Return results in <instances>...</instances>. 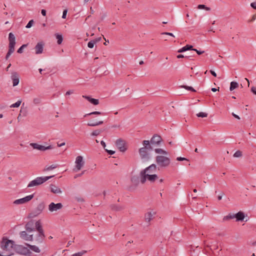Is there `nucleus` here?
Segmentation results:
<instances>
[{"label":"nucleus","mask_w":256,"mask_h":256,"mask_svg":"<svg viewBox=\"0 0 256 256\" xmlns=\"http://www.w3.org/2000/svg\"><path fill=\"white\" fill-rule=\"evenodd\" d=\"M154 152L159 154L156 157V162L158 166L160 168L168 167L171 162L170 158L168 156V152L160 148H155Z\"/></svg>","instance_id":"f257e3e1"},{"label":"nucleus","mask_w":256,"mask_h":256,"mask_svg":"<svg viewBox=\"0 0 256 256\" xmlns=\"http://www.w3.org/2000/svg\"><path fill=\"white\" fill-rule=\"evenodd\" d=\"M144 147L139 149L138 152L142 159H147L149 158V152L153 150V147L150 144V141L144 140L142 142Z\"/></svg>","instance_id":"f03ea898"},{"label":"nucleus","mask_w":256,"mask_h":256,"mask_svg":"<svg viewBox=\"0 0 256 256\" xmlns=\"http://www.w3.org/2000/svg\"><path fill=\"white\" fill-rule=\"evenodd\" d=\"M53 176H54L37 177L29 182L28 185V188L34 187L40 185Z\"/></svg>","instance_id":"7ed1b4c3"},{"label":"nucleus","mask_w":256,"mask_h":256,"mask_svg":"<svg viewBox=\"0 0 256 256\" xmlns=\"http://www.w3.org/2000/svg\"><path fill=\"white\" fill-rule=\"evenodd\" d=\"M8 40H9V49L6 55V58L8 60L10 56L14 51V46L16 44L15 36L14 34L10 32L8 34Z\"/></svg>","instance_id":"20e7f679"},{"label":"nucleus","mask_w":256,"mask_h":256,"mask_svg":"<svg viewBox=\"0 0 256 256\" xmlns=\"http://www.w3.org/2000/svg\"><path fill=\"white\" fill-rule=\"evenodd\" d=\"M1 248L8 252H12L10 251L14 246V242L12 240L4 238L1 242Z\"/></svg>","instance_id":"39448f33"},{"label":"nucleus","mask_w":256,"mask_h":256,"mask_svg":"<svg viewBox=\"0 0 256 256\" xmlns=\"http://www.w3.org/2000/svg\"><path fill=\"white\" fill-rule=\"evenodd\" d=\"M156 170V166L155 164H152L140 172V177L146 174H154Z\"/></svg>","instance_id":"423d86ee"},{"label":"nucleus","mask_w":256,"mask_h":256,"mask_svg":"<svg viewBox=\"0 0 256 256\" xmlns=\"http://www.w3.org/2000/svg\"><path fill=\"white\" fill-rule=\"evenodd\" d=\"M44 208V203H40L38 205L36 209L30 212L28 215V218H34L40 214Z\"/></svg>","instance_id":"0eeeda50"},{"label":"nucleus","mask_w":256,"mask_h":256,"mask_svg":"<svg viewBox=\"0 0 256 256\" xmlns=\"http://www.w3.org/2000/svg\"><path fill=\"white\" fill-rule=\"evenodd\" d=\"M158 178V176L156 174H146V176H142V177H140V180L142 184H144L146 180H148L151 182H154Z\"/></svg>","instance_id":"6e6552de"},{"label":"nucleus","mask_w":256,"mask_h":256,"mask_svg":"<svg viewBox=\"0 0 256 256\" xmlns=\"http://www.w3.org/2000/svg\"><path fill=\"white\" fill-rule=\"evenodd\" d=\"M116 145L122 152H124L127 150L126 142L122 138H118L116 140Z\"/></svg>","instance_id":"1a4fd4ad"},{"label":"nucleus","mask_w":256,"mask_h":256,"mask_svg":"<svg viewBox=\"0 0 256 256\" xmlns=\"http://www.w3.org/2000/svg\"><path fill=\"white\" fill-rule=\"evenodd\" d=\"M162 142V138L160 136L156 134H154L150 139V144L152 146H158Z\"/></svg>","instance_id":"9d476101"},{"label":"nucleus","mask_w":256,"mask_h":256,"mask_svg":"<svg viewBox=\"0 0 256 256\" xmlns=\"http://www.w3.org/2000/svg\"><path fill=\"white\" fill-rule=\"evenodd\" d=\"M34 196L33 194L28 195L24 198L15 200L14 203L16 204H24L30 202L33 198Z\"/></svg>","instance_id":"9b49d317"},{"label":"nucleus","mask_w":256,"mask_h":256,"mask_svg":"<svg viewBox=\"0 0 256 256\" xmlns=\"http://www.w3.org/2000/svg\"><path fill=\"white\" fill-rule=\"evenodd\" d=\"M76 166H75V171L77 172L80 170L82 167L84 166V162L83 160V158L82 156H78L76 158Z\"/></svg>","instance_id":"f8f14e48"},{"label":"nucleus","mask_w":256,"mask_h":256,"mask_svg":"<svg viewBox=\"0 0 256 256\" xmlns=\"http://www.w3.org/2000/svg\"><path fill=\"white\" fill-rule=\"evenodd\" d=\"M63 206L62 203L54 204V202H51L48 205V210L50 212H56L58 210L62 209Z\"/></svg>","instance_id":"ddd939ff"},{"label":"nucleus","mask_w":256,"mask_h":256,"mask_svg":"<svg viewBox=\"0 0 256 256\" xmlns=\"http://www.w3.org/2000/svg\"><path fill=\"white\" fill-rule=\"evenodd\" d=\"M30 146H32L34 149H36L42 151H45L48 150H50L53 148V147L52 146H44L40 145L36 143H30Z\"/></svg>","instance_id":"4468645a"},{"label":"nucleus","mask_w":256,"mask_h":256,"mask_svg":"<svg viewBox=\"0 0 256 256\" xmlns=\"http://www.w3.org/2000/svg\"><path fill=\"white\" fill-rule=\"evenodd\" d=\"M20 238L26 241H32L34 237L32 234H29L26 231H22L20 233Z\"/></svg>","instance_id":"2eb2a0df"},{"label":"nucleus","mask_w":256,"mask_h":256,"mask_svg":"<svg viewBox=\"0 0 256 256\" xmlns=\"http://www.w3.org/2000/svg\"><path fill=\"white\" fill-rule=\"evenodd\" d=\"M44 43L43 42H38L34 47L35 54H40L43 52Z\"/></svg>","instance_id":"dca6fc26"},{"label":"nucleus","mask_w":256,"mask_h":256,"mask_svg":"<svg viewBox=\"0 0 256 256\" xmlns=\"http://www.w3.org/2000/svg\"><path fill=\"white\" fill-rule=\"evenodd\" d=\"M11 78L12 80V86H14L18 85L20 82V76L16 72H12Z\"/></svg>","instance_id":"f3484780"},{"label":"nucleus","mask_w":256,"mask_h":256,"mask_svg":"<svg viewBox=\"0 0 256 256\" xmlns=\"http://www.w3.org/2000/svg\"><path fill=\"white\" fill-rule=\"evenodd\" d=\"M18 253L24 255H29L31 252L30 250L26 247L22 246H19L18 248Z\"/></svg>","instance_id":"a211bd4d"},{"label":"nucleus","mask_w":256,"mask_h":256,"mask_svg":"<svg viewBox=\"0 0 256 256\" xmlns=\"http://www.w3.org/2000/svg\"><path fill=\"white\" fill-rule=\"evenodd\" d=\"M34 221L33 220H30L25 225V228L26 230V232H32L34 231L35 228H34Z\"/></svg>","instance_id":"6ab92c4d"},{"label":"nucleus","mask_w":256,"mask_h":256,"mask_svg":"<svg viewBox=\"0 0 256 256\" xmlns=\"http://www.w3.org/2000/svg\"><path fill=\"white\" fill-rule=\"evenodd\" d=\"M156 214L154 212H148L144 214V220L146 222H150L152 220L154 216Z\"/></svg>","instance_id":"aec40b11"},{"label":"nucleus","mask_w":256,"mask_h":256,"mask_svg":"<svg viewBox=\"0 0 256 256\" xmlns=\"http://www.w3.org/2000/svg\"><path fill=\"white\" fill-rule=\"evenodd\" d=\"M45 234L44 232H40L36 235L35 240L37 244H41L43 242Z\"/></svg>","instance_id":"412c9836"},{"label":"nucleus","mask_w":256,"mask_h":256,"mask_svg":"<svg viewBox=\"0 0 256 256\" xmlns=\"http://www.w3.org/2000/svg\"><path fill=\"white\" fill-rule=\"evenodd\" d=\"M82 97L87 100L88 102H90L91 104H93L94 105H98L99 104V100L98 99L93 98H92L90 96H82Z\"/></svg>","instance_id":"4be33fe9"},{"label":"nucleus","mask_w":256,"mask_h":256,"mask_svg":"<svg viewBox=\"0 0 256 256\" xmlns=\"http://www.w3.org/2000/svg\"><path fill=\"white\" fill-rule=\"evenodd\" d=\"M34 228L35 230H36L38 232V233L44 232L40 221V220L36 221L35 222Z\"/></svg>","instance_id":"5701e85b"},{"label":"nucleus","mask_w":256,"mask_h":256,"mask_svg":"<svg viewBox=\"0 0 256 256\" xmlns=\"http://www.w3.org/2000/svg\"><path fill=\"white\" fill-rule=\"evenodd\" d=\"M50 191L55 194H60L62 193V190L60 188L55 185L51 184L50 186Z\"/></svg>","instance_id":"b1692460"},{"label":"nucleus","mask_w":256,"mask_h":256,"mask_svg":"<svg viewBox=\"0 0 256 256\" xmlns=\"http://www.w3.org/2000/svg\"><path fill=\"white\" fill-rule=\"evenodd\" d=\"M234 216L237 222L244 220L245 217L244 213L240 211L234 214Z\"/></svg>","instance_id":"393cba45"},{"label":"nucleus","mask_w":256,"mask_h":256,"mask_svg":"<svg viewBox=\"0 0 256 256\" xmlns=\"http://www.w3.org/2000/svg\"><path fill=\"white\" fill-rule=\"evenodd\" d=\"M193 50V46L191 45L187 44L186 46L182 47V48L179 49L178 51V52H186L188 50Z\"/></svg>","instance_id":"a878e982"},{"label":"nucleus","mask_w":256,"mask_h":256,"mask_svg":"<svg viewBox=\"0 0 256 256\" xmlns=\"http://www.w3.org/2000/svg\"><path fill=\"white\" fill-rule=\"evenodd\" d=\"M26 245L27 246H28L31 250H32V251H34L36 252H40V250L39 249V248L34 245H31L28 244H26Z\"/></svg>","instance_id":"bb28decb"},{"label":"nucleus","mask_w":256,"mask_h":256,"mask_svg":"<svg viewBox=\"0 0 256 256\" xmlns=\"http://www.w3.org/2000/svg\"><path fill=\"white\" fill-rule=\"evenodd\" d=\"M132 182L135 185H138L139 182V177L137 176H132L131 178Z\"/></svg>","instance_id":"cd10ccee"},{"label":"nucleus","mask_w":256,"mask_h":256,"mask_svg":"<svg viewBox=\"0 0 256 256\" xmlns=\"http://www.w3.org/2000/svg\"><path fill=\"white\" fill-rule=\"evenodd\" d=\"M58 167V164H52L51 166H46L44 169V171H50V170H52Z\"/></svg>","instance_id":"c85d7f7f"},{"label":"nucleus","mask_w":256,"mask_h":256,"mask_svg":"<svg viewBox=\"0 0 256 256\" xmlns=\"http://www.w3.org/2000/svg\"><path fill=\"white\" fill-rule=\"evenodd\" d=\"M56 38L57 39V43L58 44H60L63 40V38L62 34H55Z\"/></svg>","instance_id":"c756f323"},{"label":"nucleus","mask_w":256,"mask_h":256,"mask_svg":"<svg viewBox=\"0 0 256 256\" xmlns=\"http://www.w3.org/2000/svg\"><path fill=\"white\" fill-rule=\"evenodd\" d=\"M104 123L103 121H99L98 122H90L88 124V126H96L100 125Z\"/></svg>","instance_id":"7c9ffc66"},{"label":"nucleus","mask_w":256,"mask_h":256,"mask_svg":"<svg viewBox=\"0 0 256 256\" xmlns=\"http://www.w3.org/2000/svg\"><path fill=\"white\" fill-rule=\"evenodd\" d=\"M238 84L235 82H230V91L233 90L234 89L238 87Z\"/></svg>","instance_id":"2f4dec72"},{"label":"nucleus","mask_w":256,"mask_h":256,"mask_svg":"<svg viewBox=\"0 0 256 256\" xmlns=\"http://www.w3.org/2000/svg\"><path fill=\"white\" fill-rule=\"evenodd\" d=\"M102 132V130H94L92 132L90 133V136H98Z\"/></svg>","instance_id":"473e14b6"},{"label":"nucleus","mask_w":256,"mask_h":256,"mask_svg":"<svg viewBox=\"0 0 256 256\" xmlns=\"http://www.w3.org/2000/svg\"><path fill=\"white\" fill-rule=\"evenodd\" d=\"M22 103V100H18L14 104H13L10 105V108H18L20 106Z\"/></svg>","instance_id":"72a5a7b5"},{"label":"nucleus","mask_w":256,"mask_h":256,"mask_svg":"<svg viewBox=\"0 0 256 256\" xmlns=\"http://www.w3.org/2000/svg\"><path fill=\"white\" fill-rule=\"evenodd\" d=\"M86 252V250H82L81 252L75 253L73 254H72L71 256H82L84 254H85Z\"/></svg>","instance_id":"f704fd0d"},{"label":"nucleus","mask_w":256,"mask_h":256,"mask_svg":"<svg viewBox=\"0 0 256 256\" xmlns=\"http://www.w3.org/2000/svg\"><path fill=\"white\" fill-rule=\"evenodd\" d=\"M235 218L234 214H228V216H224V220H228Z\"/></svg>","instance_id":"c9c22d12"},{"label":"nucleus","mask_w":256,"mask_h":256,"mask_svg":"<svg viewBox=\"0 0 256 256\" xmlns=\"http://www.w3.org/2000/svg\"><path fill=\"white\" fill-rule=\"evenodd\" d=\"M198 9H204V10H208V11H209V10H210V8L206 7L204 4H199V5H198Z\"/></svg>","instance_id":"e433bc0d"},{"label":"nucleus","mask_w":256,"mask_h":256,"mask_svg":"<svg viewBox=\"0 0 256 256\" xmlns=\"http://www.w3.org/2000/svg\"><path fill=\"white\" fill-rule=\"evenodd\" d=\"M41 102V98L40 97L34 98L33 99V102L35 104H38Z\"/></svg>","instance_id":"4c0bfd02"},{"label":"nucleus","mask_w":256,"mask_h":256,"mask_svg":"<svg viewBox=\"0 0 256 256\" xmlns=\"http://www.w3.org/2000/svg\"><path fill=\"white\" fill-rule=\"evenodd\" d=\"M197 116L200 118H206L208 116V114L204 112H200L196 114Z\"/></svg>","instance_id":"58836bf2"},{"label":"nucleus","mask_w":256,"mask_h":256,"mask_svg":"<svg viewBox=\"0 0 256 256\" xmlns=\"http://www.w3.org/2000/svg\"><path fill=\"white\" fill-rule=\"evenodd\" d=\"M242 156V152L240 150L236 151L234 154V156L235 158H240Z\"/></svg>","instance_id":"ea45409f"},{"label":"nucleus","mask_w":256,"mask_h":256,"mask_svg":"<svg viewBox=\"0 0 256 256\" xmlns=\"http://www.w3.org/2000/svg\"><path fill=\"white\" fill-rule=\"evenodd\" d=\"M181 88H184L187 90H191L192 92H195L196 90L192 86H180Z\"/></svg>","instance_id":"a19ab883"},{"label":"nucleus","mask_w":256,"mask_h":256,"mask_svg":"<svg viewBox=\"0 0 256 256\" xmlns=\"http://www.w3.org/2000/svg\"><path fill=\"white\" fill-rule=\"evenodd\" d=\"M96 42L94 41V40H92L90 41L88 44V46L89 48H93L94 46V44H96Z\"/></svg>","instance_id":"79ce46f5"},{"label":"nucleus","mask_w":256,"mask_h":256,"mask_svg":"<svg viewBox=\"0 0 256 256\" xmlns=\"http://www.w3.org/2000/svg\"><path fill=\"white\" fill-rule=\"evenodd\" d=\"M27 46V44H22L18 50L17 52L19 54H22L23 52V50L24 48Z\"/></svg>","instance_id":"37998d69"},{"label":"nucleus","mask_w":256,"mask_h":256,"mask_svg":"<svg viewBox=\"0 0 256 256\" xmlns=\"http://www.w3.org/2000/svg\"><path fill=\"white\" fill-rule=\"evenodd\" d=\"M92 114H102V112H97V111H95V112H90L89 114H86L84 115V116H90V115H92Z\"/></svg>","instance_id":"c03bdc74"},{"label":"nucleus","mask_w":256,"mask_h":256,"mask_svg":"<svg viewBox=\"0 0 256 256\" xmlns=\"http://www.w3.org/2000/svg\"><path fill=\"white\" fill-rule=\"evenodd\" d=\"M112 208L115 210L118 211L120 210L123 208L121 206H116L115 205H114L112 206Z\"/></svg>","instance_id":"a18cd8bd"},{"label":"nucleus","mask_w":256,"mask_h":256,"mask_svg":"<svg viewBox=\"0 0 256 256\" xmlns=\"http://www.w3.org/2000/svg\"><path fill=\"white\" fill-rule=\"evenodd\" d=\"M33 24H34V20H30L28 22L27 25L26 26V28H31V26H32Z\"/></svg>","instance_id":"49530a36"},{"label":"nucleus","mask_w":256,"mask_h":256,"mask_svg":"<svg viewBox=\"0 0 256 256\" xmlns=\"http://www.w3.org/2000/svg\"><path fill=\"white\" fill-rule=\"evenodd\" d=\"M192 50H194V51L196 52L198 55L202 54H204V50H198L197 49H196V48H193Z\"/></svg>","instance_id":"de8ad7c7"},{"label":"nucleus","mask_w":256,"mask_h":256,"mask_svg":"<svg viewBox=\"0 0 256 256\" xmlns=\"http://www.w3.org/2000/svg\"><path fill=\"white\" fill-rule=\"evenodd\" d=\"M67 12H68V10H64L63 11L62 16V18H66Z\"/></svg>","instance_id":"09e8293b"},{"label":"nucleus","mask_w":256,"mask_h":256,"mask_svg":"<svg viewBox=\"0 0 256 256\" xmlns=\"http://www.w3.org/2000/svg\"><path fill=\"white\" fill-rule=\"evenodd\" d=\"M166 34V35H168V36H173V37H174V35L173 34L171 33V32H163L161 34Z\"/></svg>","instance_id":"8fccbe9b"},{"label":"nucleus","mask_w":256,"mask_h":256,"mask_svg":"<svg viewBox=\"0 0 256 256\" xmlns=\"http://www.w3.org/2000/svg\"><path fill=\"white\" fill-rule=\"evenodd\" d=\"M105 150L109 154H110V155H112L113 154H114L115 153V152L114 151H113L112 150H108L107 149H105Z\"/></svg>","instance_id":"3c124183"},{"label":"nucleus","mask_w":256,"mask_h":256,"mask_svg":"<svg viewBox=\"0 0 256 256\" xmlns=\"http://www.w3.org/2000/svg\"><path fill=\"white\" fill-rule=\"evenodd\" d=\"M176 57L178 58H189L190 56H184V55L180 54L178 55Z\"/></svg>","instance_id":"603ef678"},{"label":"nucleus","mask_w":256,"mask_h":256,"mask_svg":"<svg viewBox=\"0 0 256 256\" xmlns=\"http://www.w3.org/2000/svg\"><path fill=\"white\" fill-rule=\"evenodd\" d=\"M250 6L254 8L256 10V2H252L250 4Z\"/></svg>","instance_id":"864d4df0"},{"label":"nucleus","mask_w":256,"mask_h":256,"mask_svg":"<svg viewBox=\"0 0 256 256\" xmlns=\"http://www.w3.org/2000/svg\"><path fill=\"white\" fill-rule=\"evenodd\" d=\"M176 160L178 161H182V160H187V159L184 158L178 157L176 158Z\"/></svg>","instance_id":"5fc2aeb1"},{"label":"nucleus","mask_w":256,"mask_h":256,"mask_svg":"<svg viewBox=\"0 0 256 256\" xmlns=\"http://www.w3.org/2000/svg\"><path fill=\"white\" fill-rule=\"evenodd\" d=\"M100 144H102V147L104 148L105 150L106 149V144L105 143V142L103 140H102L100 142Z\"/></svg>","instance_id":"6e6d98bb"},{"label":"nucleus","mask_w":256,"mask_h":256,"mask_svg":"<svg viewBox=\"0 0 256 256\" xmlns=\"http://www.w3.org/2000/svg\"><path fill=\"white\" fill-rule=\"evenodd\" d=\"M74 92V90H70L66 92V95H70V94H73Z\"/></svg>","instance_id":"4d7b16f0"},{"label":"nucleus","mask_w":256,"mask_h":256,"mask_svg":"<svg viewBox=\"0 0 256 256\" xmlns=\"http://www.w3.org/2000/svg\"><path fill=\"white\" fill-rule=\"evenodd\" d=\"M251 91L252 92H253L254 94L256 95V88L254 86H252L251 88Z\"/></svg>","instance_id":"13d9d810"},{"label":"nucleus","mask_w":256,"mask_h":256,"mask_svg":"<svg viewBox=\"0 0 256 256\" xmlns=\"http://www.w3.org/2000/svg\"><path fill=\"white\" fill-rule=\"evenodd\" d=\"M84 171L82 172L81 174H76L74 176V178H77L78 176H82L84 174Z\"/></svg>","instance_id":"bf43d9fd"},{"label":"nucleus","mask_w":256,"mask_h":256,"mask_svg":"<svg viewBox=\"0 0 256 256\" xmlns=\"http://www.w3.org/2000/svg\"><path fill=\"white\" fill-rule=\"evenodd\" d=\"M210 72L211 73V74H212L213 76H215V77H216V73L214 70H210Z\"/></svg>","instance_id":"052dcab7"},{"label":"nucleus","mask_w":256,"mask_h":256,"mask_svg":"<svg viewBox=\"0 0 256 256\" xmlns=\"http://www.w3.org/2000/svg\"><path fill=\"white\" fill-rule=\"evenodd\" d=\"M232 115L236 118L240 120V118L238 116L236 115V114H234V112L232 113Z\"/></svg>","instance_id":"680f3d73"},{"label":"nucleus","mask_w":256,"mask_h":256,"mask_svg":"<svg viewBox=\"0 0 256 256\" xmlns=\"http://www.w3.org/2000/svg\"><path fill=\"white\" fill-rule=\"evenodd\" d=\"M41 13L42 16H46V10H42L41 11Z\"/></svg>","instance_id":"e2e57ef3"},{"label":"nucleus","mask_w":256,"mask_h":256,"mask_svg":"<svg viewBox=\"0 0 256 256\" xmlns=\"http://www.w3.org/2000/svg\"><path fill=\"white\" fill-rule=\"evenodd\" d=\"M65 144H66V143H65V142H62V143H61V144H58V147H61V146H64V145H65Z\"/></svg>","instance_id":"0e129e2a"},{"label":"nucleus","mask_w":256,"mask_h":256,"mask_svg":"<svg viewBox=\"0 0 256 256\" xmlns=\"http://www.w3.org/2000/svg\"><path fill=\"white\" fill-rule=\"evenodd\" d=\"M101 40V38H96V40H94V41L96 42V43L100 42Z\"/></svg>","instance_id":"69168bd1"},{"label":"nucleus","mask_w":256,"mask_h":256,"mask_svg":"<svg viewBox=\"0 0 256 256\" xmlns=\"http://www.w3.org/2000/svg\"><path fill=\"white\" fill-rule=\"evenodd\" d=\"M219 90V88H212V90L213 92H216L217 90Z\"/></svg>","instance_id":"338daca9"},{"label":"nucleus","mask_w":256,"mask_h":256,"mask_svg":"<svg viewBox=\"0 0 256 256\" xmlns=\"http://www.w3.org/2000/svg\"><path fill=\"white\" fill-rule=\"evenodd\" d=\"M12 254V252H8L6 255H2V256H10Z\"/></svg>","instance_id":"774afa93"}]
</instances>
